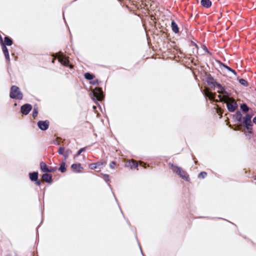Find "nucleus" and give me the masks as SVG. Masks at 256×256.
<instances>
[{
	"mask_svg": "<svg viewBox=\"0 0 256 256\" xmlns=\"http://www.w3.org/2000/svg\"><path fill=\"white\" fill-rule=\"evenodd\" d=\"M140 164H142L143 166H144V165H145V164L143 163V162H141L140 163Z\"/></svg>",
	"mask_w": 256,
	"mask_h": 256,
	"instance_id": "a19ab883",
	"label": "nucleus"
},
{
	"mask_svg": "<svg viewBox=\"0 0 256 256\" xmlns=\"http://www.w3.org/2000/svg\"><path fill=\"white\" fill-rule=\"evenodd\" d=\"M85 150L84 148H80L77 152L76 156H79L82 152H84Z\"/></svg>",
	"mask_w": 256,
	"mask_h": 256,
	"instance_id": "7c9ffc66",
	"label": "nucleus"
},
{
	"mask_svg": "<svg viewBox=\"0 0 256 256\" xmlns=\"http://www.w3.org/2000/svg\"><path fill=\"white\" fill-rule=\"evenodd\" d=\"M84 76L86 79L88 80H92L94 78V76L92 74L88 72L86 73L84 75Z\"/></svg>",
	"mask_w": 256,
	"mask_h": 256,
	"instance_id": "aec40b11",
	"label": "nucleus"
},
{
	"mask_svg": "<svg viewBox=\"0 0 256 256\" xmlns=\"http://www.w3.org/2000/svg\"><path fill=\"white\" fill-rule=\"evenodd\" d=\"M253 122L256 124V116L254 118Z\"/></svg>",
	"mask_w": 256,
	"mask_h": 256,
	"instance_id": "4c0bfd02",
	"label": "nucleus"
},
{
	"mask_svg": "<svg viewBox=\"0 0 256 256\" xmlns=\"http://www.w3.org/2000/svg\"><path fill=\"white\" fill-rule=\"evenodd\" d=\"M5 46H10L12 44V40L8 36L4 38V42Z\"/></svg>",
	"mask_w": 256,
	"mask_h": 256,
	"instance_id": "f3484780",
	"label": "nucleus"
},
{
	"mask_svg": "<svg viewBox=\"0 0 256 256\" xmlns=\"http://www.w3.org/2000/svg\"><path fill=\"white\" fill-rule=\"evenodd\" d=\"M56 169V167H55V168H52V167L48 168V170H47L46 172H52L54 171Z\"/></svg>",
	"mask_w": 256,
	"mask_h": 256,
	"instance_id": "c756f323",
	"label": "nucleus"
},
{
	"mask_svg": "<svg viewBox=\"0 0 256 256\" xmlns=\"http://www.w3.org/2000/svg\"><path fill=\"white\" fill-rule=\"evenodd\" d=\"M65 150H66L64 147L60 146L58 148V153L59 154L64 156Z\"/></svg>",
	"mask_w": 256,
	"mask_h": 256,
	"instance_id": "4be33fe9",
	"label": "nucleus"
},
{
	"mask_svg": "<svg viewBox=\"0 0 256 256\" xmlns=\"http://www.w3.org/2000/svg\"><path fill=\"white\" fill-rule=\"evenodd\" d=\"M57 57L59 62H60L62 64L66 66H68V60L62 52H60L58 54Z\"/></svg>",
	"mask_w": 256,
	"mask_h": 256,
	"instance_id": "0eeeda50",
	"label": "nucleus"
},
{
	"mask_svg": "<svg viewBox=\"0 0 256 256\" xmlns=\"http://www.w3.org/2000/svg\"><path fill=\"white\" fill-rule=\"evenodd\" d=\"M239 82H240V83L241 84H242L243 86H246L247 85V82L245 80H244L243 78L240 79L239 80Z\"/></svg>",
	"mask_w": 256,
	"mask_h": 256,
	"instance_id": "c85d7f7f",
	"label": "nucleus"
},
{
	"mask_svg": "<svg viewBox=\"0 0 256 256\" xmlns=\"http://www.w3.org/2000/svg\"><path fill=\"white\" fill-rule=\"evenodd\" d=\"M116 162H112L110 164V166L112 168H114V166H116Z\"/></svg>",
	"mask_w": 256,
	"mask_h": 256,
	"instance_id": "2f4dec72",
	"label": "nucleus"
},
{
	"mask_svg": "<svg viewBox=\"0 0 256 256\" xmlns=\"http://www.w3.org/2000/svg\"><path fill=\"white\" fill-rule=\"evenodd\" d=\"M104 177H105V178L106 180V179L108 178V174H106V175H104Z\"/></svg>",
	"mask_w": 256,
	"mask_h": 256,
	"instance_id": "ea45409f",
	"label": "nucleus"
},
{
	"mask_svg": "<svg viewBox=\"0 0 256 256\" xmlns=\"http://www.w3.org/2000/svg\"><path fill=\"white\" fill-rule=\"evenodd\" d=\"M204 95L208 97L210 100H215V94L210 92L208 89L206 88L204 91Z\"/></svg>",
	"mask_w": 256,
	"mask_h": 256,
	"instance_id": "9d476101",
	"label": "nucleus"
},
{
	"mask_svg": "<svg viewBox=\"0 0 256 256\" xmlns=\"http://www.w3.org/2000/svg\"><path fill=\"white\" fill-rule=\"evenodd\" d=\"M42 180L46 182L51 183L52 182V176L48 174H44L42 176Z\"/></svg>",
	"mask_w": 256,
	"mask_h": 256,
	"instance_id": "f8f14e48",
	"label": "nucleus"
},
{
	"mask_svg": "<svg viewBox=\"0 0 256 256\" xmlns=\"http://www.w3.org/2000/svg\"><path fill=\"white\" fill-rule=\"evenodd\" d=\"M236 118L239 122H242V117L240 112H239L236 114Z\"/></svg>",
	"mask_w": 256,
	"mask_h": 256,
	"instance_id": "a878e982",
	"label": "nucleus"
},
{
	"mask_svg": "<svg viewBox=\"0 0 256 256\" xmlns=\"http://www.w3.org/2000/svg\"><path fill=\"white\" fill-rule=\"evenodd\" d=\"M72 154V151L70 149H67L65 150L64 154V160H66L68 158V157L69 155Z\"/></svg>",
	"mask_w": 256,
	"mask_h": 256,
	"instance_id": "412c9836",
	"label": "nucleus"
},
{
	"mask_svg": "<svg viewBox=\"0 0 256 256\" xmlns=\"http://www.w3.org/2000/svg\"><path fill=\"white\" fill-rule=\"evenodd\" d=\"M251 118L252 116L249 114H246L242 118V122H241L248 130H252L251 127L252 126Z\"/></svg>",
	"mask_w": 256,
	"mask_h": 256,
	"instance_id": "423d86ee",
	"label": "nucleus"
},
{
	"mask_svg": "<svg viewBox=\"0 0 256 256\" xmlns=\"http://www.w3.org/2000/svg\"><path fill=\"white\" fill-rule=\"evenodd\" d=\"M10 96L13 99L22 100L23 95L18 87L12 86L10 88Z\"/></svg>",
	"mask_w": 256,
	"mask_h": 256,
	"instance_id": "f257e3e1",
	"label": "nucleus"
},
{
	"mask_svg": "<svg viewBox=\"0 0 256 256\" xmlns=\"http://www.w3.org/2000/svg\"><path fill=\"white\" fill-rule=\"evenodd\" d=\"M96 164H98V168L100 169L101 168V166L103 164L105 165L106 164V163H102V162H98V163H96Z\"/></svg>",
	"mask_w": 256,
	"mask_h": 256,
	"instance_id": "72a5a7b5",
	"label": "nucleus"
},
{
	"mask_svg": "<svg viewBox=\"0 0 256 256\" xmlns=\"http://www.w3.org/2000/svg\"><path fill=\"white\" fill-rule=\"evenodd\" d=\"M38 114V108L37 106H34L32 111V116L35 118L37 116Z\"/></svg>",
	"mask_w": 256,
	"mask_h": 256,
	"instance_id": "5701e85b",
	"label": "nucleus"
},
{
	"mask_svg": "<svg viewBox=\"0 0 256 256\" xmlns=\"http://www.w3.org/2000/svg\"><path fill=\"white\" fill-rule=\"evenodd\" d=\"M59 170L62 172H64L66 171V162H61L59 168Z\"/></svg>",
	"mask_w": 256,
	"mask_h": 256,
	"instance_id": "6ab92c4d",
	"label": "nucleus"
},
{
	"mask_svg": "<svg viewBox=\"0 0 256 256\" xmlns=\"http://www.w3.org/2000/svg\"><path fill=\"white\" fill-rule=\"evenodd\" d=\"M240 108L242 111L244 112H246L248 110V108L245 104H242Z\"/></svg>",
	"mask_w": 256,
	"mask_h": 256,
	"instance_id": "393cba45",
	"label": "nucleus"
},
{
	"mask_svg": "<svg viewBox=\"0 0 256 256\" xmlns=\"http://www.w3.org/2000/svg\"><path fill=\"white\" fill-rule=\"evenodd\" d=\"M30 178L32 181H36L38 178V173L36 172L30 173Z\"/></svg>",
	"mask_w": 256,
	"mask_h": 256,
	"instance_id": "2eb2a0df",
	"label": "nucleus"
},
{
	"mask_svg": "<svg viewBox=\"0 0 256 256\" xmlns=\"http://www.w3.org/2000/svg\"><path fill=\"white\" fill-rule=\"evenodd\" d=\"M2 46V52L5 56L6 59L8 61L10 62V56H9V54H8V50L7 48L6 47L5 44H3Z\"/></svg>",
	"mask_w": 256,
	"mask_h": 256,
	"instance_id": "9b49d317",
	"label": "nucleus"
},
{
	"mask_svg": "<svg viewBox=\"0 0 256 256\" xmlns=\"http://www.w3.org/2000/svg\"><path fill=\"white\" fill-rule=\"evenodd\" d=\"M49 122L48 120L44 121H39L38 122V126L39 128L42 130H45L48 128L49 126Z\"/></svg>",
	"mask_w": 256,
	"mask_h": 256,
	"instance_id": "6e6552de",
	"label": "nucleus"
},
{
	"mask_svg": "<svg viewBox=\"0 0 256 256\" xmlns=\"http://www.w3.org/2000/svg\"><path fill=\"white\" fill-rule=\"evenodd\" d=\"M93 108H94V109H95L96 108V106H94Z\"/></svg>",
	"mask_w": 256,
	"mask_h": 256,
	"instance_id": "79ce46f5",
	"label": "nucleus"
},
{
	"mask_svg": "<svg viewBox=\"0 0 256 256\" xmlns=\"http://www.w3.org/2000/svg\"><path fill=\"white\" fill-rule=\"evenodd\" d=\"M40 167L42 171L44 172H46V171L48 170V168L46 164L44 162H41L40 163Z\"/></svg>",
	"mask_w": 256,
	"mask_h": 256,
	"instance_id": "a211bd4d",
	"label": "nucleus"
},
{
	"mask_svg": "<svg viewBox=\"0 0 256 256\" xmlns=\"http://www.w3.org/2000/svg\"><path fill=\"white\" fill-rule=\"evenodd\" d=\"M36 184L37 185H40V181H39V180H38V181H37V180H36Z\"/></svg>",
	"mask_w": 256,
	"mask_h": 256,
	"instance_id": "58836bf2",
	"label": "nucleus"
},
{
	"mask_svg": "<svg viewBox=\"0 0 256 256\" xmlns=\"http://www.w3.org/2000/svg\"><path fill=\"white\" fill-rule=\"evenodd\" d=\"M230 72H232L234 74L236 75V72L232 69V70H230Z\"/></svg>",
	"mask_w": 256,
	"mask_h": 256,
	"instance_id": "e433bc0d",
	"label": "nucleus"
},
{
	"mask_svg": "<svg viewBox=\"0 0 256 256\" xmlns=\"http://www.w3.org/2000/svg\"><path fill=\"white\" fill-rule=\"evenodd\" d=\"M92 99L97 100H102L103 98L104 95L102 88H96L91 92Z\"/></svg>",
	"mask_w": 256,
	"mask_h": 256,
	"instance_id": "20e7f679",
	"label": "nucleus"
},
{
	"mask_svg": "<svg viewBox=\"0 0 256 256\" xmlns=\"http://www.w3.org/2000/svg\"><path fill=\"white\" fill-rule=\"evenodd\" d=\"M89 168L92 170L98 168V164L96 163L91 164L89 166Z\"/></svg>",
	"mask_w": 256,
	"mask_h": 256,
	"instance_id": "bb28decb",
	"label": "nucleus"
},
{
	"mask_svg": "<svg viewBox=\"0 0 256 256\" xmlns=\"http://www.w3.org/2000/svg\"><path fill=\"white\" fill-rule=\"evenodd\" d=\"M201 4L205 8H209L212 5V2L210 0H201Z\"/></svg>",
	"mask_w": 256,
	"mask_h": 256,
	"instance_id": "ddd939ff",
	"label": "nucleus"
},
{
	"mask_svg": "<svg viewBox=\"0 0 256 256\" xmlns=\"http://www.w3.org/2000/svg\"><path fill=\"white\" fill-rule=\"evenodd\" d=\"M0 44L2 46L3 44H4L3 42V40H2V38L0 35Z\"/></svg>",
	"mask_w": 256,
	"mask_h": 256,
	"instance_id": "f704fd0d",
	"label": "nucleus"
},
{
	"mask_svg": "<svg viewBox=\"0 0 256 256\" xmlns=\"http://www.w3.org/2000/svg\"><path fill=\"white\" fill-rule=\"evenodd\" d=\"M170 168L174 172L177 174L184 180H188V177L187 175V174L186 172L182 170L180 168L172 164Z\"/></svg>",
	"mask_w": 256,
	"mask_h": 256,
	"instance_id": "7ed1b4c3",
	"label": "nucleus"
},
{
	"mask_svg": "<svg viewBox=\"0 0 256 256\" xmlns=\"http://www.w3.org/2000/svg\"><path fill=\"white\" fill-rule=\"evenodd\" d=\"M72 168L75 170L77 172H80L82 168L80 164H74L72 165Z\"/></svg>",
	"mask_w": 256,
	"mask_h": 256,
	"instance_id": "dca6fc26",
	"label": "nucleus"
},
{
	"mask_svg": "<svg viewBox=\"0 0 256 256\" xmlns=\"http://www.w3.org/2000/svg\"><path fill=\"white\" fill-rule=\"evenodd\" d=\"M130 164L132 168H136L138 166V163L134 160H132Z\"/></svg>",
	"mask_w": 256,
	"mask_h": 256,
	"instance_id": "b1692460",
	"label": "nucleus"
},
{
	"mask_svg": "<svg viewBox=\"0 0 256 256\" xmlns=\"http://www.w3.org/2000/svg\"><path fill=\"white\" fill-rule=\"evenodd\" d=\"M171 27L172 31L175 33H178L179 31V29L178 25L174 20L172 22Z\"/></svg>",
	"mask_w": 256,
	"mask_h": 256,
	"instance_id": "4468645a",
	"label": "nucleus"
},
{
	"mask_svg": "<svg viewBox=\"0 0 256 256\" xmlns=\"http://www.w3.org/2000/svg\"><path fill=\"white\" fill-rule=\"evenodd\" d=\"M221 102H226V106L228 110L230 112H233L238 107V104L236 101L228 96V100H219Z\"/></svg>",
	"mask_w": 256,
	"mask_h": 256,
	"instance_id": "39448f33",
	"label": "nucleus"
},
{
	"mask_svg": "<svg viewBox=\"0 0 256 256\" xmlns=\"http://www.w3.org/2000/svg\"><path fill=\"white\" fill-rule=\"evenodd\" d=\"M98 80H95L93 81L92 82V84H98Z\"/></svg>",
	"mask_w": 256,
	"mask_h": 256,
	"instance_id": "c9c22d12",
	"label": "nucleus"
},
{
	"mask_svg": "<svg viewBox=\"0 0 256 256\" xmlns=\"http://www.w3.org/2000/svg\"><path fill=\"white\" fill-rule=\"evenodd\" d=\"M215 86L218 88V92L222 95L218 94L217 96L219 100H227L228 98V93L226 92L224 88L219 84H216Z\"/></svg>",
	"mask_w": 256,
	"mask_h": 256,
	"instance_id": "f03ea898",
	"label": "nucleus"
},
{
	"mask_svg": "<svg viewBox=\"0 0 256 256\" xmlns=\"http://www.w3.org/2000/svg\"><path fill=\"white\" fill-rule=\"evenodd\" d=\"M222 66L225 68H226L228 70H229L230 72V70H232V68H230L229 66H227L226 65L224 64H222Z\"/></svg>",
	"mask_w": 256,
	"mask_h": 256,
	"instance_id": "473e14b6",
	"label": "nucleus"
},
{
	"mask_svg": "<svg viewBox=\"0 0 256 256\" xmlns=\"http://www.w3.org/2000/svg\"><path fill=\"white\" fill-rule=\"evenodd\" d=\"M32 106L30 104H25L21 107V112L25 115L28 114L31 110Z\"/></svg>",
	"mask_w": 256,
	"mask_h": 256,
	"instance_id": "1a4fd4ad",
	"label": "nucleus"
},
{
	"mask_svg": "<svg viewBox=\"0 0 256 256\" xmlns=\"http://www.w3.org/2000/svg\"><path fill=\"white\" fill-rule=\"evenodd\" d=\"M206 174H207L206 172H202L198 174V176L199 178H205L206 176Z\"/></svg>",
	"mask_w": 256,
	"mask_h": 256,
	"instance_id": "cd10ccee",
	"label": "nucleus"
}]
</instances>
